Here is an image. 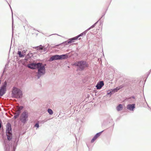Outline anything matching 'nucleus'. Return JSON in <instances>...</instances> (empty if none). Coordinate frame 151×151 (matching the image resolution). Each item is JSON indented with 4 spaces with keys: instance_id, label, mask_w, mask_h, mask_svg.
Here are the masks:
<instances>
[{
    "instance_id": "nucleus-2",
    "label": "nucleus",
    "mask_w": 151,
    "mask_h": 151,
    "mask_svg": "<svg viewBox=\"0 0 151 151\" xmlns=\"http://www.w3.org/2000/svg\"><path fill=\"white\" fill-rule=\"evenodd\" d=\"M78 66L81 70H82L86 67H88L89 65L86 61H81L75 63Z\"/></svg>"
},
{
    "instance_id": "nucleus-26",
    "label": "nucleus",
    "mask_w": 151,
    "mask_h": 151,
    "mask_svg": "<svg viewBox=\"0 0 151 151\" xmlns=\"http://www.w3.org/2000/svg\"><path fill=\"white\" fill-rule=\"evenodd\" d=\"M81 39V38H79V40H80Z\"/></svg>"
},
{
    "instance_id": "nucleus-27",
    "label": "nucleus",
    "mask_w": 151,
    "mask_h": 151,
    "mask_svg": "<svg viewBox=\"0 0 151 151\" xmlns=\"http://www.w3.org/2000/svg\"><path fill=\"white\" fill-rule=\"evenodd\" d=\"M1 83V81L0 80V84Z\"/></svg>"
},
{
    "instance_id": "nucleus-22",
    "label": "nucleus",
    "mask_w": 151,
    "mask_h": 151,
    "mask_svg": "<svg viewBox=\"0 0 151 151\" xmlns=\"http://www.w3.org/2000/svg\"><path fill=\"white\" fill-rule=\"evenodd\" d=\"M84 34V32H83L82 33H81V34H80L78 35L77 36L78 37H80V36H83V35Z\"/></svg>"
},
{
    "instance_id": "nucleus-9",
    "label": "nucleus",
    "mask_w": 151,
    "mask_h": 151,
    "mask_svg": "<svg viewBox=\"0 0 151 151\" xmlns=\"http://www.w3.org/2000/svg\"><path fill=\"white\" fill-rule=\"evenodd\" d=\"M104 83L103 81H100L97 83L96 87L97 89H100L104 85Z\"/></svg>"
},
{
    "instance_id": "nucleus-16",
    "label": "nucleus",
    "mask_w": 151,
    "mask_h": 151,
    "mask_svg": "<svg viewBox=\"0 0 151 151\" xmlns=\"http://www.w3.org/2000/svg\"><path fill=\"white\" fill-rule=\"evenodd\" d=\"M18 54L19 55V56L20 57H24L25 55L23 53L22 54L21 52L20 51H18Z\"/></svg>"
},
{
    "instance_id": "nucleus-1",
    "label": "nucleus",
    "mask_w": 151,
    "mask_h": 151,
    "mask_svg": "<svg viewBox=\"0 0 151 151\" xmlns=\"http://www.w3.org/2000/svg\"><path fill=\"white\" fill-rule=\"evenodd\" d=\"M12 96L15 98H21L22 96V91L19 89L14 87L12 91Z\"/></svg>"
},
{
    "instance_id": "nucleus-5",
    "label": "nucleus",
    "mask_w": 151,
    "mask_h": 151,
    "mask_svg": "<svg viewBox=\"0 0 151 151\" xmlns=\"http://www.w3.org/2000/svg\"><path fill=\"white\" fill-rule=\"evenodd\" d=\"M65 55H56L53 56L50 58V60L52 61L55 60L63 59L65 58Z\"/></svg>"
},
{
    "instance_id": "nucleus-17",
    "label": "nucleus",
    "mask_w": 151,
    "mask_h": 151,
    "mask_svg": "<svg viewBox=\"0 0 151 151\" xmlns=\"http://www.w3.org/2000/svg\"><path fill=\"white\" fill-rule=\"evenodd\" d=\"M123 87V86L122 85L120 86L119 87H116V88H115L114 89V92L115 91L116 92L118 90H119L120 89L122 88Z\"/></svg>"
},
{
    "instance_id": "nucleus-8",
    "label": "nucleus",
    "mask_w": 151,
    "mask_h": 151,
    "mask_svg": "<svg viewBox=\"0 0 151 151\" xmlns=\"http://www.w3.org/2000/svg\"><path fill=\"white\" fill-rule=\"evenodd\" d=\"M12 132L11 125L9 123H8L6 125V133H9Z\"/></svg>"
},
{
    "instance_id": "nucleus-14",
    "label": "nucleus",
    "mask_w": 151,
    "mask_h": 151,
    "mask_svg": "<svg viewBox=\"0 0 151 151\" xmlns=\"http://www.w3.org/2000/svg\"><path fill=\"white\" fill-rule=\"evenodd\" d=\"M122 106L121 104H119V105L116 108V109L118 111L122 110Z\"/></svg>"
},
{
    "instance_id": "nucleus-25",
    "label": "nucleus",
    "mask_w": 151,
    "mask_h": 151,
    "mask_svg": "<svg viewBox=\"0 0 151 151\" xmlns=\"http://www.w3.org/2000/svg\"><path fill=\"white\" fill-rule=\"evenodd\" d=\"M1 123H0V128H1Z\"/></svg>"
},
{
    "instance_id": "nucleus-4",
    "label": "nucleus",
    "mask_w": 151,
    "mask_h": 151,
    "mask_svg": "<svg viewBox=\"0 0 151 151\" xmlns=\"http://www.w3.org/2000/svg\"><path fill=\"white\" fill-rule=\"evenodd\" d=\"M38 69L37 76L39 78L41 76L43 75L45 73V68L42 65V64L40 63V66L37 68Z\"/></svg>"
},
{
    "instance_id": "nucleus-19",
    "label": "nucleus",
    "mask_w": 151,
    "mask_h": 151,
    "mask_svg": "<svg viewBox=\"0 0 151 151\" xmlns=\"http://www.w3.org/2000/svg\"><path fill=\"white\" fill-rule=\"evenodd\" d=\"M48 112L49 113L50 115L52 114L53 113L51 109H48Z\"/></svg>"
},
{
    "instance_id": "nucleus-6",
    "label": "nucleus",
    "mask_w": 151,
    "mask_h": 151,
    "mask_svg": "<svg viewBox=\"0 0 151 151\" xmlns=\"http://www.w3.org/2000/svg\"><path fill=\"white\" fill-rule=\"evenodd\" d=\"M40 66V63H38L37 64L34 63H32L29 64L27 65V67L31 69H35Z\"/></svg>"
},
{
    "instance_id": "nucleus-12",
    "label": "nucleus",
    "mask_w": 151,
    "mask_h": 151,
    "mask_svg": "<svg viewBox=\"0 0 151 151\" xmlns=\"http://www.w3.org/2000/svg\"><path fill=\"white\" fill-rule=\"evenodd\" d=\"M23 107L22 106H17V109L16 112L20 114L21 111L23 109Z\"/></svg>"
},
{
    "instance_id": "nucleus-21",
    "label": "nucleus",
    "mask_w": 151,
    "mask_h": 151,
    "mask_svg": "<svg viewBox=\"0 0 151 151\" xmlns=\"http://www.w3.org/2000/svg\"><path fill=\"white\" fill-rule=\"evenodd\" d=\"M71 38L72 40H73L74 41L75 40H77L78 38V37L77 36L76 37H74Z\"/></svg>"
},
{
    "instance_id": "nucleus-3",
    "label": "nucleus",
    "mask_w": 151,
    "mask_h": 151,
    "mask_svg": "<svg viewBox=\"0 0 151 151\" xmlns=\"http://www.w3.org/2000/svg\"><path fill=\"white\" fill-rule=\"evenodd\" d=\"M28 112L24 111L21 114L20 120L22 123L25 124L28 120Z\"/></svg>"
},
{
    "instance_id": "nucleus-24",
    "label": "nucleus",
    "mask_w": 151,
    "mask_h": 151,
    "mask_svg": "<svg viewBox=\"0 0 151 151\" xmlns=\"http://www.w3.org/2000/svg\"><path fill=\"white\" fill-rule=\"evenodd\" d=\"M93 26H91L90 28H89L88 29H90L91 28L93 27Z\"/></svg>"
},
{
    "instance_id": "nucleus-7",
    "label": "nucleus",
    "mask_w": 151,
    "mask_h": 151,
    "mask_svg": "<svg viewBox=\"0 0 151 151\" xmlns=\"http://www.w3.org/2000/svg\"><path fill=\"white\" fill-rule=\"evenodd\" d=\"M6 83L5 81L4 82V84L3 86L0 89V96H2L5 93L6 91Z\"/></svg>"
},
{
    "instance_id": "nucleus-18",
    "label": "nucleus",
    "mask_w": 151,
    "mask_h": 151,
    "mask_svg": "<svg viewBox=\"0 0 151 151\" xmlns=\"http://www.w3.org/2000/svg\"><path fill=\"white\" fill-rule=\"evenodd\" d=\"M72 38L68 40V42H65L66 43V44H69L71 43L72 42H74V41L73 40H71Z\"/></svg>"
},
{
    "instance_id": "nucleus-11",
    "label": "nucleus",
    "mask_w": 151,
    "mask_h": 151,
    "mask_svg": "<svg viewBox=\"0 0 151 151\" xmlns=\"http://www.w3.org/2000/svg\"><path fill=\"white\" fill-rule=\"evenodd\" d=\"M100 133H97L91 140V142L93 143L100 136Z\"/></svg>"
},
{
    "instance_id": "nucleus-13",
    "label": "nucleus",
    "mask_w": 151,
    "mask_h": 151,
    "mask_svg": "<svg viewBox=\"0 0 151 151\" xmlns=\"http://www.w3.org/2000/svg\"><path fill=\"white\" fill-rule=\"evenodd\" d=\"M6 135L8 139L9 140H11L12 138V132H10L9 133H6Z\"/></svg>"
},
{
    "instance_id": "nucleus-15",
    "label": "nucleus",
    "mask_w": 151,
    "mask_h": 151,
    "mask_svg": "<svg viewBox=\"0 0 151 151\" xmlns=\"http://www.w3.org/2000/svg\"><path fill=\"white\" fill-rule=\"evenodd\" d=\"M43 47L40 45L39 46H37L35 47V49L37 50H42L43 49Z\"/></svg>"
},
{
    "instance_id": "nucleus-23",
    "label": "nucleus",
    "mask_w": 151,
    "mask_h": 151,
    "mask_svg": "<svg viewBox=\"0 0 151 151\" xmlns=\"http://www.w3.org/2000/svg\"><path fill=\"white\" fill-rule=\"evenodd\" d=\"M35 127H36L37 128H38L39 127V125L38 124H36L35 125Z\"/></svg>"
},
{
    "instance_id": "nucleus-20",
    "label": "nucleus",
    "mask_w": 151,
    "mask_h": 151,
    "mask_svg": "<svg viewBox=\"0 0 151 151\" xmlns=\"http://www.w3.org/2000/svg\"><path fill=\"white\" fill-rule=\"evenodd\" d=\"M15 114H16V115L14 116V117L15 119H16L18 117L20 114H19L16 112V113Z\"/></svg>"
},
{
    "instance_id": "nucleus-10",
    "label": "nucleus",
    "mask_w": 151,
    "mask_h": 151,
    "mask_svg": "<svg viewBox=\"0 0 151 151\" xmlns=\"http://www.w3.org/2000/svg\"><path fill=\"white\" fill-rule=\"evenodd\" d=\"M134 108L135 106L134 104H128L127 106V109L133 111Z\"/></svg>"
}]
</instances>
